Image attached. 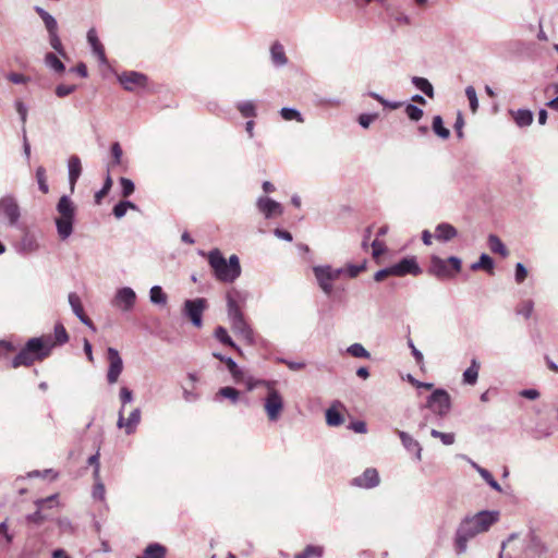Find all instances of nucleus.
Listing matches in <instances>:
<instances>
[{"label": "nucleus", "instance_id": "8fccbe9b", "mask_svg": "<svg viewBox=\"0 0 558 558\" xmlns=\"http://www.w3.org/2000/svg\"><path fill=\"white\" fill-rule=\"evenodd\" d=\"M36 181L38 184V189L44 194H47L49 192V185L47 183L46 169L43 166H39L36 169Z\"/></svg>", "mask_w": 558, "mask_h": 558}, {"label": "nucleus", "instance_id": "4be33fe9", "mask_svg": "<svg viewBox=\"0 0 558 558\" xmlns=\"http://www.w3.org/2000/svg\"><path fill=\"white\" fill-rule=\"evenodd\" d=\"M458 234L457 229L447 222L438 223L435 228V238L438 241L448 242L456 238Z\"/></svg>", "mask_w": 558, "mask_h": 558}, {"label": "nucleus", "instance_id": "bf43d9fd", "mask_svg": "<svg viewBox=\"0 0 558 558\" xmlns=\"http://www.w3.org/2000/svg\"><path fill=\"white\" fill-rule=\"evenodd\" d=\"M14 106H15L16 112L20 116V120H21L22 129H23V128H25V124H26L28 109L22 100H16Z\"/></svg>", "mask_w": 558, "mask_h": 558}, {"label": "nucleus", "instance_id": "a18cd8bd", "mask_svg": "<svg viewBox=\"0 0 558 558\" xmlns=\"http://www.w3.org/2000/svg\"><path fill=\"white\" fill-rule=\"evenodd\" d=\"M433 131L435 134H437L439 137L447 140L450 135V132L447 128L444 126V121L440 116H435L433 118V124H432Z\"/></svg>", "mask_w": 558, "mask_h": 558}, {"label": "nucleus", "instance_id": "1a4fd4ad", "mask_svg": "<svg viewBox=\"0 0 558 558\" xmlns=\"http://www.w3.org/2000/svg\"><path fill=\"white\" fill-rule=\"evenodd\" d=\"M426 407L439 417H445L451 409L450 395L442 388L435 389L427 398Z\"/></svg>", "mask_w": 558, "mask_h": 558}, {"label": "nucleus", "instance_id": "393cba45", "mask_svg": "<svg viewBox=\"0 0 558 558\" xmlns=\"http://www.w3.org/2000/svg\"><path fill=\"white\" fill-rule=\"evenodd\" d=\"M480 362L477 359H472L470 366L463 372V383L470 386H474L477 383Z\"/></svg>", "mask_w": 558, "mask_h": 558}, {"label": "nucleus", "instance_id": "ddd939ff", "mask_svg": "<svg viewBox=\"0 0 558 558\" xmlns=\"http://www.w3.org/2000/svg\"><path fill=\"white\" fill-rule=\"evenodd\" d=\"M58 495H51L47 498L37 499L35 501V506L37 507V510L33 513H29L25 517V521L28 524H34L36 526L41 525L46 520L47 517L43 513V510L47 507H52L53 502H57Z\"/></svg>", "mask_w": 558, "mask_h": 558}, {"label": "nucleus", "instance_id": "f03ea898", "mask_svg": "<svg viewBox=\"0 0 558 558\" xmlns=\"http://www.w3.org/2000/svg\"><path fill=\"white\" fill-rule=\"evenodd\" d=\"M227 300V315L232 331L241 337L247 344L255 343V336L252 327L246 322L242 312V304L246 300L245 293L231 289L226 294Z\"/></svg>", "mask_w": 558, "mask_h": 558}, {"label": "nucleus", "instance_id": "7ed1b4c3", "mask_svg": "<svg viewBox=\"0 0 558 558\" xmlns=\"http://www.w3.org/2000/svg\"><path fill=\"white\" fill-rule=\"evenodd\" d=\"M208 264L218 281L232 283L241 275L240 259L236 255H231L229 259H226L222 253L215 248L208 254Z\"/></svg>", "mask_w": 558, "mask_h": 558}, {"label": "nucleus", "instance_id": "49530a36", "mask_svg": "<svg viewBox=\"0 0 558 558\" xmlns=\"http://www.w3.org/2000/svg\"><path fill=\"white\" fill-rule=\"evenodd\" d=\"M110 153L112 157L110 167L121 166L123 162V150L119 142L111 144Z\"/></svg>", "mask_w": 558, "mask_h": 558}, {"label": "nucleus", "instance_id": "f3484780", "mask_svg": "<svg viewBox=\"0 0 558 558\" xmlns=\"http://www.w3.org/2000/svg\"><path fill=\"white\" fill-rule=\"evenodd\" d=\"M256 206L258 210L265 216L266 219H269L274 216H280L283 213L282 206L280 203L274 201L272 198L260 196L257 198Z\"/></svg>", "mask_w": 558, "mask_h": 558}, {"label": "nucleus", "instance_id": "2f4dec72", "mask_svg": "<svg viewBox=\"0 0 558 558\" xmlns=\"http://www.w3.org/2000/svg\"><path fill=\"white\" fill-rule=\"evenodd\" d=\"M215 338L221 342L225 345H228L234 350H236L239 353H242V350L240 347L235 344V342L232 340V338L229 336L227 329L222 326H218L215 329Z\"/></svg>", "mask_w": 558, "mask_h": 558}, {"label": "nucleus", "instance_id": "13d9d810", "mask_svg": "<svg viewBox=\"0 0 558 558\" xmlns=\"http://www.w3.org/2000/svg\"><path fill=\"white\" fill-rule=\"evenodd\" d=\"M480 475L494 490L498 493L502 490L499 483L494 478L488 470H480Z\"/></svg>", "mask_w": 558, "mask_h": 558}, {"label": "nucleus", "instance_id": "39448f33", "mask_svg": "<svg viewBox=\"0 0 558 558\" xmlns=\"http://www.w3.org/2000/svg\"><path fill=\"white\" fill-rule=\"evenodd\" d=\"M58 216L54 218L58 236L68 240L74 230L76 206L68 195H62L56 206Z\"/></svg>", "mask_w": 558, "mask_h": 558}, {"label": "nucleus", "instance_id": "9b49d317", "mask_svg": "<svg viewBox=\"0 0 558 558\" xmlns=\"http://www.w3.org/2000/svg\"><path fill=\"white\" fill-rule=\"evenodd\" d=\"M118 82L128 92H135L140 88H146L148 77L137 71H124L118 75Z\"/></svg>", "mask_w": 558, "mask_h": 558}, {"label": "nucleus", "instance_id": "c9c22d12", "mask_svg": "<svg viewBox=\"0 0 558 558\" xmlns=\"http://www.w3.org/2000/svg\"><path fill=\"white\" fill-rule=\"evenodd\" d=\"M45 64H46V66H48L50 70H52L56 73H63L65 70L63 62L60 60V58L57 54H54L52 52H48L45 56Z\"/></svg>", "mask_w": 558, "mask_h": 558}, {"label": "nucleus", "instance_id": "c756f323", "mask_svg": "<svg viewBox=\"0 0 558 558\" xmlns=\"http://www.w3.org/2000/svg\"><path fill=\"white\" fill-rule=\"evenodd\" d=\"M494 266L495 264L493 258L488 254L483 253L481 254L478 260L471 265V270L477 271L483 269L492 275L494 272Z\"/></svg>", "mask_w": 558, "mask_h": 558}, {"label": "nucleus", "instance_id": "58836bf2", "mask_svg": "<svg viewBox=\"0 0 558 558\" xmlns=\"http://www.w3.org/2000/svg\"><path fill=\"white\" fill-rule=\"evenodd\" d=\"M219 398L229 399L233 404H235L240 399V391L230 386L221 387L216 393V400H219Z\"/></svg>", "mask_w": 558, "mask_h": 558}, {"label": "nucleus", "instance_id": "c85d7f7f", "mask_svg": "<svg viewBox=\"0 0 558 558\" xmlns=\"http://www.w3.org/2000/svg\"><path fill=\"white\" fill-rule=\"evenodd\" d=\"M38 243L34 234L25 233L19 244L20 252L31 254L38 250Z\"/></svg>", "mask_w": 558, "mask_h": 558}, {"label": "nucleus", "instance_id": "a211bd4d", "mask_svg": "<svg viewBox=\"0 0 558 558\" xmlns=\"http://www.w3.org/2000/svg\"><path fill=\"white\" fill-rule=\"evenodd\" d=\"M379 484V474L376 469L368 468L360 476L352 480V485L361 488H374Z\"/></svg>", "mask_w": 558, "mask_h": 558}, {"label": "nucleus", "instance_id": "37998d69", "mask_svg": "<svg viewBox=\"0 0 558 558\" xmlns=\"http://www.w3.org/2000/svg\"><path fill=\"white\" fill-rule=\"evenodd\" d=\"M0 536L2 538V547H9L13 543L14 534L9 531L8 519L0 522Z\"/></svg>", "mask_w": 558, "mask_h": 558}, {"label": "nucleus", "instance_id": "ea45409f", "mask_svg": "<svg viewBox=\"0 0 558 558\" xmlns=\"http://www.w3.org/2000/svg\"><path fill=\"white\" fill-rule=\"evenodd\" d=\"M228 371L235 384H242L245 380L246 373L239 367L235 361H228Z\"/></svg>", "mask_w": 558, "mask_h": 558}, {"label": "nucleus", "instance_id": "de8ad7c7", "mask_svg": "<svg viewBox=\"0 0 558 558\" xmlns=\"http://www.w3.org/2000/svg\"><path fill=\"white\" fill-rule=\"evenodd\" d=\"M347 352L353 357L369 359L371 353L361 344L353 343L347 348Z\"/></svg>", "mask_w": 558, "mask_h": 558}, {"label": "nucleus", "instance_id": "4d7b16f0", "mask_svg": "<svg viewBox=\"0 0 558 558\" xmlns=\"http://www.w3.org/2000/svg\"><path fill=\"white\" fill-rule=\"evenodd\" d=\"M119 182L121 185V194L123 197H129L130 195H132L134 193L135 185L131 179L121 177Z\"/></svg>", "mask_w": 558, "mask_h": 558}, {"label": "nucleus", "instance_id": "cd10ccee", "mask_svg": "<svg viewBox=\"0 0 558 558\" xmlns=\"http://www.w3.org/2000/svg\"><path fill=\"white\" fill-rule=\"evenodd\" d=\"M271 61L276 66H283L288 63L284 48L280 43L272 44L270 48Z\"/></svg>", "mask_w": 558, "mask_h": 558}, {"label": "nucleus", "instance_id": "3c124183", "mask_svg": "<svg viewBox=\"0 0 558 558\" xmlns=\"http://www.w3.org/2000/svg\"><path fill=\"white\" fill-rule=\"evenodd\" d=\"M404 111L407 117L414 122L420 121L424 114L423 110L414 104H407Z\"/></svg>", "mask_w": 558, "mask_h": 558}, {"label": "nucleus", "instance_id": "5fc2aeb1", "mask_svg": "<svg viewBox=\"0 0 558 558\" xmlns=\"http://www.w3.org/2000/svg\"><path fill=\"white\" fill-rule=\"evenodd\" d=\"M465 96L469 100L471 111L475 113L478 109V99L475 88L473 86H468L465 88Z\"/></svg>", "mask_w": 558, "mask_h": 558}, {"label": "nucleus", "instance_id": "774afa93", "mask_svg": "<svg viewBox=\"0 0 558 558\" xmlns=\"http://www.w3.org/2000/svg\"><path fill=\"white\" fill-rule=\"evenodd\" d=\"M105 494H106V489H105V485L102 484V482L101 481L96 482L94 485V488H93V497L95 499L104 500Z\"/></svg>", "mask_w": 558, "mask_h": 558}, {"label": "nucleus", "instance_id": "423d86ee", "mask_svg": "<svg viewBox=\"0 0 558 558\" xmlns=\"http://www.w3.org/2000/svg\"><path fill=\"white\" fill-rule=\"evenodd\" d=\"M267 393L264 399V410L270 422H277L284 408L283 397L276 388V381H262Z\"/></svg>", "mask_w": 558, "mask_h": 558}, {"label": "nucleus", "instance_id": "4468645a", "mask_svg": "<svg viewBox=\"0 0 558 558\" xmlns=\"http://www.w3.org/2000/svg\"><path fill=\"white\" fill-rule=\"evenodd\" d=\"M107 357L109 361V368L107 373V380L110 385L116 384L123 371V361L114 348L107 349Z\"/></svg>", "mask_w": 558, "mask_h": 558}, {"label": "nucleus", "instance_id": "20e7f679", "mask_svg": "<svg viewBox=\"0 0 558 558\" xmlns=\"http://www.w3.org/2000/svg\"><path fill=\"white\" fill-rule=\"evenodd\" d=\"M52 344L50 340L46 341L43 338H31L25 345L14 356L11 362L12 367L31 366L36 361H43L51 354Z\"/></svg>", "mask_w": 558, "mask_h": 558}, {"label": "nucleus", "instance_id": "dca6fc26", "mask_svg": "<svg viewBox=\"0 0 558 558\" xmlns=\"http://www.w3.org/2000/svg\"><path fill=\"white\" fill-rule=\"evenodd\" d=\"M141 422V410L138 408L134 409L128 418L124 417L123 409L119 410L117 426L119 428H124L126 435H131L136 430L137 425Z\"/></svg>", "mask_w": 558, "mask_h": 558}, {"label": "nucleus", "instance_id": "69168bd1", "mask_svg": "<svg viewBox=\"0 0 558 558\" xmlns=\"http://www.w3.org/2000/svg\"><path fill=\"white\" fill-rule=\"evenodd\" d=\"M120 400H121V403H122L121 409L124 410L125 404H128V403L133 401V392H132V390H130L126 387H122L120 389Z\"/></svg>", "mask_w": 558, "mask_h": 558}, {"label": "nucleus", "instance_id": "09e8293b", "mask_svg": "<svg viewBox=\"0 0 558 558\" xmlns=\"http://www.w3.org/2000/svg\"><path fill=\"white\" fill-rule=\"evenodd\" d=\"M280 116L286 121H292L295 120L298 122H303L304 119L301 114V112L294 108L291 107H284L280 110Z\"/></svg>", "mask_w": 558, "mask_h": 558}, {"label": "nucleus", "instance_id": "2eb2a0df", "mask_svg": "<svg viewBox=\"0 0 558 558\" xmlns=\"http://www.w3.org/2000/svg\"><path fill=\"white\" fill-rule=\"evenodd\" d=\"M393 276L402 277L405 275L417 276L422 272L415 257H404L397 264L391 265Z\"/></svg>", "mask_w": 558, "mask_h": 558}, {"label": "nucleus", "instance_id": "6ab92c4d", "mask_svg": "<svg viewBox=\"0 0 558 558\" xmlns=\"http://www.w3.org/2000/svg\"><path fill=\"white\" fill-rule=\"evenodd\" d=\"M429 271L438 278H450L453 276L452 270L448 265V260L440 258L439 256H432Z\"/></svg>", "mask_w": 558, "mask_h": 558}, {"label": "nucleus", "instance_id": "a19ab883", "mask_svg": "<svg viewBox=\"0 0 558 558\" xmlns=\"http://www.w3.org/2000/svg\"><path fill=\"white\" fill-rule=\"evenodd\" d=\"M128 209H137V206L130 201H121L114 205L112 213L117 219H121L125 216Z\"/></svg>", "mask_w": 558, "mask_h": 558}, {"label": "nucleus", "instance_id": "f704fd0d", "mask_svg": "<svg viewBox=\"0 0 558 558\" xmlns=\"http://www.w3.org/2000/svg\"><path fill=\"white\" fill-rule=\"evenodd\" d=\"M411 81L412 84L422 93H424L427 97H434V87L427 78L421 76H413Z\"/></svg>", "mask_w": 558, "mask_h": 558}, {"label": "nucleus", "instance_id": "412c9836", "mask_svg": "<svg viewBox=\"0 0 558 558\" xmlns=\"http://www.w3.org/2000/svg\"><path fill=\"white\" fill-rule=\"evenodd\" d=\"M68 170H69V184L71 191L74 190L75 184L82 173V163L81 159L76 155H72L68 160Z\"/></svg>", "mask_w": 558, "mask_h": 558}, {"label": "nucleus", "instance_id": "e433bc0d", "mask_svg": "<svg viewBox=\"0 0 558 558\" xmlns=\"http://www.w3.org/2000/svg\"><path fill=\"white\" fill-rule=\"evenodd\" d=\"M324 547L319 545H307L303 551L296 554L294 558H322L324 555Z\"/></svg>", "mask_w": 558, "mask_h": 558}, {"label": "nucleus", "instance_id": "f8f14e48", "mask_svg": "<svg viewBox=\"0 0 558 558\" xmlns=\"http://www.w3.org/2000/svg\"><path fill=\"white\" fill-rule=\"evenodd\" d=\"M136 303V293L130 287H123L117 290L111 305L123 313L131 312Z\"/></svg>", "mask_w": 558, "mask_h": 558}, {"label": "nucleus", "instance_id": "864d4df0", "mask_svg": "<svg viewBox=\"0 0 558 558\" xmlns=\"http://www.w3.org/2000/svg\"><path fill=\"white\" fill-rule=\"evenodd\" d=\"M344 268V274L349 277V278H355L357 277L363 270H365L366 268V262L364 260L363 263L361 264H348Z\"/></svg>", "mask_w": 558, "mask_h": 558}, {"label": "nucleus", "instance_id": "e2e57ef3", "mask_svg": "<svg viewBox=\"0 0 558 558\" xmlns=\"http://www.w3.org/2000/svg\"><path fill=\"white\" fill-rule=\"evenodd\" d=\"M58 527L62 533L72 534L74 533V526L70 519L68 518H59L57 521Z\"/></svg>", "mask_w": 558, "mask_h": 558}, {"label": "nucleus", "instance_id": "603ef678", "mask_svg": "<svg viewBox=\"0 0 558 558\" xmlns=\"http://www.w3.org/2000/svg\"><path fill=\"white\" fill-rule=\"evenodd\" d=\"M111 187H112V179H111L110 174L108 173L105 179L102 187L98 192L95 193V203L97 205H99L101 203L102 198L109 193Z\"/></svg>", "mask_w": 558, "mask_h": 558}, {"label": "nucleus", "instance_id": "aec40b11", "mask_svg": "<svg viewBox=\"0 0 558 558\" xmlns=\"http://www.w3.org/2000/svg\"><path fill=\"white\" fill-rule=\"evenodd\" d=\"M40 338H43L45 340V342L50 340V342L52 344V349L58 345H63L69 341L68 331L64 328L62 323L56 324L53 336L47 335V336H41Z\"/></svg>", "mask_w": 558, "mask_h": 558}, {"label": "nucleus", "instance_id": "338daca9", "mask_svg": "<svg viewBox=\"0 0 558 558\" xmlns=\"http://www.w3.org/2000/svg\"><path fill=\"white\" fill-rule=\"evenodd\" d=\"M92 52L97 57L100 64L106 65L108 64V60L105 53V48L102 44L92 48Z\"/></svg>", "mask_w": 558, "mask_h": 558}, {"label": "nucleus", "instance_id": "6e6552de", "mask_svg": "<svg viewBox=\"0 0 558 558\" xmlns=\"http://www.w3.org/2000/svg\"><path fill=\"white\" fill-rule=\"evenodd\" d=\"M21 218V209L13 195H5L0 198V221L15 227Z\"/></svg>", "mask_w": 558, "mask_h": 558}, {"label": "nucleus", "instance_id": "a878e982", "mask_svg": "<svg viewBox=\"0 0 558 558\" xmlns=\"http://www.w3.org/2000/svg\"><path fill=\"white\" fill-rule=\"evenodd\" d=\"M167 548L159 543H150L146 546L143 554L137 558H166Z\"/></svg>", "mask_w": 558, "mask_h": 558}, {"label": "nucleus", "instance_id": "79ce46f5", "mask_svg": "<svg viewBox=\"0 0 558 558\" xmlns=\"http://www.w3.org/2000/svg\"><path fill=\"white\" fill-rule=\"evenodd\" d=\"M48 39H49V44H50L51 48L58 53V56H60L62 58H65L66 57V52H65L64 47H63V45L61 43V39H60V36H59V31L54 32V33L48 34Z\"/></svg>", "mask_w": 558, "mask_h": 558}, {"label": "nucleus", "instance_id": "9d476101", "mask_svg": "<svg viewBox=\"0 0 558 558\" xmlns=\"http://www.w3.org/2000/svg\"><path fill=\"white\" fill-rule=\"evenodd\" d=\"M207 306V301L203 298L189 299L184 301L182 314L190 319L193 326L201 328L203 326V312Z\"/></svg>", "mask_w": 558, "mask_h": 558}, {"label": "nucleus", "instance_id": "0e129e2a", "mask_svg": "<svg viewBox=\"0 0 558 558\" xmlns=\"http://www.w3.org/2000/svg\"><path fill=\"white\" fill-rule=\"evenodd\" d=\"M76 89L75 85L60 84L56 87V95L60 98L65 97Z\"/></svg>", "mask_w": 558, "mask_h": 558}, {"label": "nucleus", "instance_id": "052dcab7", "mask_svg": "<svg viewBox=\"0 0 558 558\" xmlns=\"http://www.w3.org/2000/svg\"><path fill=\"white\" fill-rule=\"evenodd\" d=\"M378 118L377 113H362L357 118L359 124L363 129H368L369 125Z\"/></svg>", "mask_w": 558, "mask_h": 558}, {"label": "nucleus", "instance_id": "680f3d73", "mask_svg": "<svg viewBox=\"0 0 558 558\" xmlns=\"http://www.w3.org/2000/svg\"><path fill=\"white\" fill-rule=\"evenodd\" d=\"M527 276V270L522 263L515 264L514 280L517 283H522Z\"/></svg>", "mask_w": 558, "mask_h": 558}, {"label": "nucleus", "instance_id": "72a5a7b5", "mask_svg": "<svg viewBox=\"0 0 558 558\" xmlns=\"http://www.w3.org/2000/svg\"><path fill=\"white\" fill-rule=\"evenodd\" d=\"M487 242H488L489 250L493 253L499 254L502 257H507L508 256L509 251L507 250V247L505 246L502 241L497 235L489 234Z\"/></svg>", "mask_w": 558, "mask_h": 558}, {"label": "nucleus", "instance_id": "6e6d98bb", "mask_svg": "<svg viewBox=\"0 0 558 558\" xmlns=\"http://www.w3.org/2000/svg\"><path fill=\"white\" fill-rule=\"evenodd\" d=\"M533 310H534V303L533 301L531 300H526L524 302H522L518 307H517V314L518 315H521L523 316L524 318L529 319L533 313Z\"/></svg>", "mask_w": 558, "mask_h": 558}, {"label": "nucleus", "instance_id": "7c9ffc66", "mask_svg": "<svg viewBox=\"0 0 558 558\" xmlns=\"http://www.w3.org/2000/svg\"><path fill=\"white\" fill-rule=\"evenodd\" d=\"M336 405H340V402L337 401L325 413L327 425L332 427L340 426L344 422L343 415L337 410Z\"/></svg>", "mask_w": 558, "mask_h": 558}, {"label": "nucleus", "instance_id": "c03bdc74", "mask_svg": "<svg viewBox=\"0 0 558 558\" xmlns=\"http://www.w3.org/2000/svg\"><path fill=\"white\" fill-rule=\"evenodd\" d=\"M68 300H69V304H70L74 315L77 318L85 314L81 298L75 292H71L68 296Z\"/></svg>", "mask_w": 558, "mask_h": 558}, {"label": "nucleus", "instance_id": "f257e3e1", "mask_svg": "<svg viewBox=\"0 0 558 558\" xmlns=\"http://www.w3.org/2000/svg\"><path fill=\"white\" fill-rule=\"evenodd\" d=\"M500 517L497 510H483L463 518L456 531L454 549L462 555L468 549V543L478 534L487 532Z\"/></svg>", "mask_w": 558, "mask_h": 558}, {"label": "nucleus", "instance_id": "473e14b6", "mask_svg": "<svg viewBox=\"0 0 558 558\" xmlns=\"http://www.w3.org/2000/svg\"><path fill=\"white\" fill-rule=\"evenodd\" d=\"M149 301L159 306H165L168 302V296L160 286H153L149 290Z\"/></svg>", "mask_w": 558, "mask_h": 558}, {"label": "nucleus", "instance_id": "b1692460", "mask_svg": "<svg viewBox=\"0 0 558 558\" xmlns=\"http://www.w3.org/2000/svg\"><path fill=\"white\" fill-rule=\"evenodd\" d=\"M34 10L39 15V17L43 20V23H44L48 34L59 31L57 20L49 12H47L45 9H43L41 7H38V5H36L34 8Z\"/></svg>", "mask_w": 558, "mask_h": 558}, {"label": "nucleus", "instance_id": "5701e85b", "mask_svg": "<svg viewBox=\"0 0 558 558\" xmlns=\"http://www.w3.org/2000/svg\"><path fill=\"white\" fill-rule=\"evenodd\" d=\"M398 433V436L403 445V447L408 450V451H415L416 452V458L418 460H421V452H422V447L420 446L418 441L415 440L410 434H408L407 432H403V430H397Z\"/></svg>", "mask_w": 558, "mask_h": 558}, {"label": "nucleus", "instance_id": "0eeeda50", "mask_svg": "<svg viewBox=\"0 0 558 558\" xmlns=\"http://www.w3.org/2000/svg\"><path fill=\"white\" fill-rule=\"evenodd\" d=\"M317 286L327 296L333 292V281L344 275V268H333L331 265H317L313 267Z\"/></svg>", "mask_w": 558, "mask_h": 558}, {"label": "nucleus", "instance_id": "bb28decb", "mask_svg": "<svg viewBox=\"0 0 558 558\" xmlns=\"http://www.w3.org/2000/svg\"><path fill=\"white\" fill-rule=\"evenodd\" d=\"M510 113L519 128L529 126L533 122V112L529 109L511 110Z\"/></svg>", "mask_w": 558, "mask_h": 558}, {"label": "nucleus", "instance_id": "4c0bfd02", "mask_svg": "<svg viewBox=\"0 0 558 558\" xmlns=\"http://www.w3.org/2000/svg\"><path fill=\"white\" fill-rule=\"evenodd\" d=\"M235 107L240 111L241 116L244 118L252 119L255 118L257 114L256 106L252 100L239 101Z\"/></svg>", "mask_w": 558, "mask_h": 558}]
</instances>
